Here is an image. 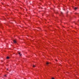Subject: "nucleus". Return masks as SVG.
Masks as SVG:
<instances>
[{"instance_id":"f8f14e48","label":"nucleus","mask_w":79,"mask_h":79,"mask_svg":"<svg viewBox=\"0 0 79 79\" xmlns=\"http://www.w3.org/2000/svg\"><path fill=\"white\" fill-rule=\"evenodd\" d=\"M58 61V60H56V61Z\"/></svg>"},{"instance_id":"20e7f679","label":"nucleus","mask_w":79,"mask_h":79,"mask_svg":"<svg viewBox=\"0 0 79 79\" xmlns=\"http://www.w3.org/2000/svg\"><path fill=\"white\" fill-rule=\"evenodd\" d=\"M6 59H10V57H9L8 56H7L6 57Z\"/></svg>"},{"instance_id":"7ed1b4c3","label":"nucleus","mask_w":79,"mask_h":79,"mask_svg":"<svg viewBox=\"0 0 79 79\" xmlns=\"http://www.w3.org/2000/svg\"><path fill=\"white\" fill-rule=\"evenodd\" d=\"M74 10H77V7H74Z\"/></svg>"},{"instance_id":"9d476101","label":"nucleus","mask_w":79,"mask_h":79,"mask_svg":"<svg viewBox=\"0 0 79 79\" xmlns=\"http://www.w3.org/2000/svg\"><path fill=\"white\" fill-rule=\"evenodd\" d=\"M21 55H22V54H20V55H19V56H21Z\"/></svg>"},{"instance_id":"1a4fd4ad","label":"nucleus","mask_w":79,"mask_h":79,"mask_svg":"<svg viewBox=\"0 0 79 79\" xmlns=\"http://www.w3.org/2000/svg\"><path fill=\"white\" fill-rule=\"evenodd\" d=\"M52 79H55L54 78L52 77Z\"/></svg>"},{"instance_id":"f03ea898","label":"nucleus","mask_w":79,"mask_h":79,"mask_svg":"<svg viewBox=\"0 0 79 79\" xmlns=\"http://www.w3.org/2000/svg\"><path fill=\"white\" fill-rule=\"evenodd\" d=\"M50 63L47 62L46 63V64H47V65H48V64H50Z\"/></svg>"},{"instance_id":"6e6552de","label":"nucleus","mask_w":79,"mask_h":79,"mask_svg":"<svg viewBox=\"0 0 79 79\" xmlns=\"http://www.w3.org/2000/svg\"><path fill=\"white\" fill-rule=\"evenodd\" d=\"M21 54V52H19V54Z\"/></svg>"},{"instance_id":"39448f33","label":"nucleus","mask_w":79,"mask_h":79,"mask_svg":"<svg viewBox=\"0 0 79 79\" xmlns=\"http://www.w3.org/2000/svg\"><path fill=\"white\" fill-rule=\"evenodd\" d=\"M33 66V67L34 68V67H35V65H34Z\"/></svg>"},{"instance_id":"0eeeda50","label":"nucleus","mask_w":79,"mask_h":79,"mask_svg":"<svg viewBox=\"0 0 79 79\" xmlns=\"http://www.w3.org/2000/svg\"><path fill=\"white\" fill-rule=\"evenodd\" d=\"M5 77H6V75H4Z\"/></svg>"},{"instance_id":"9b49d317","label":"nucleus","mask_w":79,"mask_h":79,"mask_svg":"<svg viewBox=\"0 0 79 79\" xmlns=\"http://www.w3.org/2000/svg\"><path fill=\"white\" fill-rule=\"evenodd\" d=\"M7 70H8V69H7Z\"/></svg>"},{"instance_id":"f257e3e1","label":"nucleus","mask_w":79,"mask_h":79,"mask_svg":"<svg viewBox=\"0 0 79 79\" xmlns=\"http://www.w3.org/2000/svg\"><path fill=\"white\" fill-rule=\"evenodd\" d=\"M13 41L14 42V43L15 44H16V43H17V42L16 41V40H13Z\"/></svg>"},{"instance_id":"ddd939ff","label":"nucleus","mask_w":79,"mask_h":79,"mask_svg":"<svg viewBox=\"0 0 79 79\" xmlns=\"http://www.w3.org/2000/svg\"><path fill=\"white\" fill-rule=\"evenodd\" d=\"M75 24H76V23H75Z\"/></svg>"},{"instance_id":"423d86ee","label":"nucleus","mask_w":79,"mask_h":79,"mask_svg":"<svg viewBox=\"0 0 79 79\" xmlns=\"http://www.w3.org/2000/svg\"><path fill=\"white\" fill-rule=\"evenodd\" d=\"M61 15H63V12H61Z\"/></svg>"}]
</instances>
